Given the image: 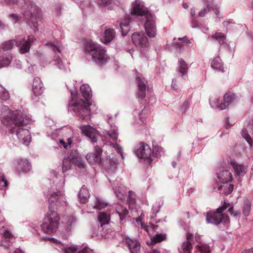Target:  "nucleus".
Returning <instances> with one entry per match:
<instances>
[{"label":"nucleus","mask_w":253,"mask_h":253,"mask_svg":"<svg viewBox=\"0 0 253 253\" xmlns=\"http://www.w3.org/2000/svg\"><path fill=\"white\" fill-rule=\"evenodd\" d=\"M210 10H212L213 12L217 15L219 13V7L216 5H210Z\"/></svg>","instance_id":"nucleus-51"},{"label":"nucleus","mask_w":253,"mask_h":253,"mask_svg":"<svg viewBox=\"0 0 253 253\" xmlns=\"http://www.w3.org/2000/svg\"><path fill=\"white\" fill-rule=\"evenodd\" d=\"M0 97L2 100H6L9 97V93L5 90L0 91Z\"/></svg>","instance_id":"nucleus-48"},{"label":"nucleus","mask_w":253,"mask_h":253,"mask_svg":"<svg viewBox=\"0 0 253 253\" xmlns=\"http://www.w3.org/2000/svg\"><path fill=\"white\" fill-rule=\"evenodd\" d=\"M179 68L178 71L182 75H184L187 74L188 70V66L186 62L182 59H178Z\"/></svg>","instance_id":"nucleus-31"},{"label":"nucleus","mask_w":253,"mask_h":253,"mask_svg":"<svg viewBox=\"0 0 253 253\" xmlns=\"http://www.w3.org/2000/svg\"><path fill=\"white\" fill-rule=\"evenodd\" d=\"M60 143L62 144L63 145V147L65 148H67V146H68V145L67 144V143H66L63 140H60Z\"/></svg>","instance_id":"nucleus-62"},{"label":"nucleus","mask_w":253,"mask_h":253,"mask_svg":"<svg viewBox=\"0 0 253 253\" xmlns=\"http://www.w3.org/2000/svg\"><path fill=\"white\" fill-rule=\"evenodd\" d=\"M60 219V216L56 211L49 210L42 225L43 232L48 234H51L55 232L58 228Z\"/></svg>","instance_id":"nucleus-4"},{"label":"nucleus","mask_w":253,"mask_h":253,"mask_svg":"<svg viewBox=\"0 0 253 253\" xmlns=\"http://www.w3.org/2000/svg\"><path fill=\"white\" fill-rule=\"evenodd\" d=\"M139 147L136 150L135 153L139 158L143 159L148 163L151 164L155 157L154 153L147 144L143 142L139 144Z\"/></svg>","instance_id":"nucleus-8"},{"label":"nucleus","mask_w":253,"mask_h":253,"mask_svg":"<svg viewBox=\"0 0 253 253\" xmlns=\"http://www.w3.org/2000/svg\"><path fill=\"white\" fill-rule=\"evenodd\" d=\"M12 56L11 54L7 53L0 57V68L8 66L12 60Z\"/></svg>","instance_id":"nucleus-29"},{"label":"nucleus","mask_w":253,"mask_h":253,"mask_svg":"<svg viewBox=\"0 0 253 253\" xmlns=\"http://www.w3.org/2000/svg\"><path fill=\"white\" fill-rule=\"evenodd\" d=\"M112 0H98V3L100 5L106 6L110 4Z\"/></svg>","instance_id":"nucleus-53"},{"label":"nucleus","mask_w":253,"mask_h":253,"mask_svg":"<svg viewBox=\"0 0 253 253\" xmlns=\"http://www.w3.org/2000/svg\"><path fill=\"white\" fill-rule=\"evenodd\" d=\"M212 38L218 41L220 44H223L225 43L226 37L222 33L216 32L212 36Z\"/></svg>","instance_id":"nucleus-40"},{"label":"nucleus","mask_w":253,"mask_h":253,"mask_svg":"<svg viewBox=\"0 0 253 253\" xmlns=\"http://www.w3.org/2000/svg\"><path fill=\"white\" fill-rule=\"evenodd\" d=\"M136 81L138 87L136 97L138 99H143L146 96V85L143 81V79L138 76L136 78Z\"/></svg>","instance_id":"nucleus-19"},{"label":"nucleus","mask_w":253,"mask_h":253,"mask_svg":"<svg viewBox=\"0 0 253 253\" xmlns=\"http://www.w3.org/2000/svg\"><path fill=\"white\" fill-rule=\"evenodd\" d=\"M28 10H25L23 16L27 23L38 30V20L42 18L41 10L34 3H31L28 7Z\"/></svg>","instance_id":"nucleus-6"},{"label":"nucleus","mask_w":253,"mask_h":253,"mask_svg":"<svg viewBox=\"0 0 253 253\" xmlns=\"http://www.w3.org/2000/svg\"><path fill=\"white\" fill-rule=\"evenodd\" d=\"M155 17L152 14L147 15L144 25L147 35L150 38H154L157 34V28L155 21Z\"/></svg>","instance_id":"nucleus-9"},{"label":"nucleus","mask_w":253,"mask_h":253,"mask_svg":"<svg viewBox=\"0 0 253 253\" xmlns=\"http://www.w3.org/2000/svg\"><path fill=\"white\" fill-rule=\"evenodd\" d=\"M89 193L88 190L86 189L84 185H83L80 189L79 194V197L80 199L81 202L85 203L86 202L87 199L89 197Z\"/></svg>","instance_id":"nucleus-27"},{"label":"nucleus","mask_w":253,"mask_h":253,"mask_svg":"<svg viewBox=\"0 0 253 253\" xmlns=\"http://www.w3.org/2000/svg\"><path fill=\"white\" fill-rule=\"evenodd\" d=\"M80 90L85 101L81 99L73 103L71 101L69 103V105L73 107L72 110L77 113L81 119L88 120L89 118L90 106L91 104L90 102L91 96V88L88 85L84 84L81 85Z\"/></svg>","instance_id":"nucleus-2"},{"label":"nucleus","mask_w":253,"mask_h":253,"mask_svg":"<svg viewBox=\"0 0 253 253\" xmlns=\"http://www.w3.org/2000/svg\"><path fill=\"white\" fill-rule=\"evenodd\" d=\"M236 98V95L231 92H228L223 97V101L221 103H218L215 101H211V104L212 107H216L220 110L226 109L231 103L234 102Z\"/></svg>","instance_id":"nucleus-10"},{"label":"nucleus","mask_w":253,"mask_h":253,"mask_svg":"<svg viewBox=\"0 0 253 253\" xmlns=\"http://www.w3.org/2000/svg\"><path fill=\"white\" fill-rule=\"evenodd\" d=\"M178 39L179 41H183L182 42V44L185 43V45H186L187 46H189V47L193 46V44L189 41V40L188 39V38L186 36H184V37H183L182 38H179Z\"/></svg>","instance_id":"nucleus-46"},{"label":"nucleus","mask_w":253,"mask_h":253,"mask_svg":"<svg viewBox=\"0 0 253 253\" xmlns=\"http://www.w3.org/2000/svg\"><path fill=\"white\" fill-rule=\"evenodd\" d=\"M44 85L41 80L36 77L33 83L32 91L34 94L33 99L38 100V97L42 95L44 91Z\"/></svg>","instance_id":"nucleus-15"},{"label":"nucleus","mask_w":253,"mask_h":253,"mask_svg":"<svg viewBox=\"0 0 253 253\" xmlns=\"http://www.w3.org/2000/svg\"><path fill=\"white\" fill-rule=\"evenodd\" d=\"M116 212L120 217L121 221H123L126 217L128 213V211L126 208L119 206L116 209Z\"/></svg>","instance_id":"nucleus-30"},{"label":"nucleus","mask_w":253,"mask_h":253,"mask_svg":"<svg viewBox=\"0 0 253 253\" xmlns=\"http://www.w3.org/2000/svg\"><path fill=\"white\" fill-rule=\"evenodd\" d=\"M110 218L106 213L100 212L98 216V220L101 226L109 223Z\"/></svg>","instance_id":"nucleus-33"},{"label":"nucleus","mask_w":253,"mask_h":253,"mask_svg":"<svg viewBox=\"0 0 253 253\" xmlns=\"http://www.w3.org/2000/svg\"><path fill=\"white\" fill-rule=\"evenodd\" d=\"M241 253H253V247L249 249H246L242 251Z\"/></svg>","instance_id":"nucleus-58"},{"label":"nucleus","mask_w":253,"mask_h":253,"mask_svg":"<svg viewBox=\"0 0 253 253\" xmlns=\"http://www.w3.org/2000/svg\"><path fill=\"white\" fill-rule=\"evenodd\" d=\"M233 187L234 185L233 184H229L228 182L223 183L222 184L218 186L217 190L218 191L223 190V193L226 195H228L232 192Z\"/></svg>","instance_id":"nucleus-26"},{"label":"nucleus","mask_w":253,"mask_h":253,"mask_svg":"<svg viewBox=\"0 0 253 253\" xmlns=\"http://www.w3.org/2000/svg\"><path fill=\"white\" fill-rule=\"evenodd\" d=\"M167 234L164 233L157 234L153 238L151 239L152 242L154 244L160 243L165 241L167 239Z\"/></svg>","instance_id":"nucleus-37"},{"label":"nucleus","mask_w":253,"mask_h":253,"mask_svg":"<svg viewBox=\"0 0 253 253\" xmlns=\"http://www.w3.org/2000/svg\"><path fill=\"white\" fill-rule=\"evenodd\" d=\"M230 207V204L224 203V204L217 208L216 211H211L207 213L206 220L208 223L218 225L222 221L224 224L229 223L230 219L228 216L224 215L223 212Z\"/></svg>","instance_id":"nucleus-5"},{"label":"nucleus","mask_w":253,"mask_h":253,"mask_svg":"<svg viewBox=\"0 0 253 253\" xmlns=\"http://www.w3.org/2000/svg\"><path fill=\"white\" fill-rule=\"evenodd\" d=\"M158 226L157 225L154 224H150V225H148L145 228V230L149 233V232H155L158 228Z\"/></svg>","instance_id":"nucleus-47"},{"label":"nucleus","mask_w":253,"mask_h":253,"mask_svg":"<svg viewBox=\"0 0 253 253\" xmlns=\"http://www.w3.org/2000/svg\"><path fill=\"white\" fill-rule=\"evenodd\" d=\"M1 116V122L9 126V132L11 134L15 133L19 141L28 146L31 142V136L30 131L23 127L29 124L31 120L17 110L12 111L7 108H5Z\"/></svg>","instance_id":"nucleus-1"},{"label":"nucleus","mask_w":253,"mask_h":253,"mask_svg":"<svg viewBox=\"0 0 253 253\" xmlns=\"http://www.w3.org/2000/svg\"><path fill=\"white\" fill-rule=\"evenodd\" d=\"M77 253H88V250L86 248H84L79 251H77Z\"/></svg>","instance_id":"nucleus-60"},{"label":"nucleus","mask_w":253,"mask_h":253,"mask_svg":"<svg viewBox=\"0 0 253 253\" xmlns=\"http://www.w3.org/2000/svg\"><path fill=\"white\" fill-rule=\"evenodd\" d=\"M250 129L252 131V133H253V119L252 120L251 123L250 124Z\"/></svg>","instance_id":"nucleus-64"},{"label":"nucleus","mask_w":253,"mask_h":253,"mask_svg":"<svg viewBox=\"0 0 253 253\" xmlns=\"http://www.w3.org/2000/svg\"><path fill=\"white\" fill-rule=\"evenodd\" d=\"M195 13H196V11H195V8L193 7V8H191L190 14H191V16L192 17V23H193V24L195 25V27H196L197 25L195 24V21L194 20V16L195 15Z\"/></svg>","instance_id":"nucleus-55"},{"label":"nucleus","mask_w":253,"mask_h":253,"mask_svg":"<svg viewBox=\"0 0 253 253\" xmlns=\"http://www.w3.org/2000/svg\"><path fill=\"white\" fill-rule=\"evenodd\" d=\"M82 132L89 138L92 142L97 141L96 130L89 125L81 126L80 127Z\"/></svg>","instance_id":"nucleus-18"},{"label":"nucleus","mask_w":253,"mask_h":253,"mask_svg":"<svg viewBox=\"0 0 253 253\" xmlns=\"http://www.w3.org/2000/svg\"><path fill=\"white\" fill-rule=\"evenodd\" d=\"M4 239L2 242V244L5 247H8L15 241V237L8 230H5L3 232Z\"/></svg>","instance_id":"nucleus-22"},{"label":"nucleus","mask_w":253,"mask_h":253,"mask_svg":"<svg viewBox=\"0 0 253 253\" xmlns=\"http://www.w3.org/2000/svg\"><path fill=\"white\" fill-rule=\"evenodd\" d=\"M78 251L77 247L71 246L65 249L64 253H77Z\"/></svg>","instance_id":"nucleus-45"},{"label":"nucleus","mask_w":253,"mask_h":253,"mask_svg":"<svg viewBox=\"0 0 253 253\" xmlns=\"http://www.w3.org/2000/svg\"><path fill=\"white\" fill-rule=\"evenodd\" d=\"M148 114V110L146 109V107H144V109L142 110V111L139 114V118L142 122H143L142 120L143 119H145L147 117V116Z\"/></svg>","instance_id":"nucleus-49"},{"label":"nucleus","mask_w":253,"mask_h":253,"mask_svg":"<svg viewBox=\"0 0 253 253\" xmlns=\"http://www.w3.org/2000/svg\"><path fill=\"white\" fill-rule=\"evenodd\" d=\"M191 237L192 235L191 234H187V240L183 243L180 253H191L192 246L190 240Z\"/></svg>","instance_id":"nucleus-23"},{"label":"nucleus","mask_w":253,"mask_h":253,"mask_svg":"<svg viewBox=\"0 0 253 253\" xmlns=\"http://www.w3.org/2000/svg\"><path fill=\"white\" fill-rule=\"evenodd\" d=\"M228 211L231 214H233L234 217L239 216L240 214V212L239 211H235V212L234 211L233 207H230L229 208Z\"/></svg>","instance_id":"nucleus-52"},{"label":"nucleus","mask_w":253,"mask_h":253,"mask_svg":"<svg viewBox=\"0 0 253 253\" xmlns=\"http://www.w3.org/2000/svg\"><path fill=\"white\" fill-rule=\"evenodd\" d=\"M36 40L33 36H29L27 41H16V45L19 47L21 53L24 54L29 51L31 43Z\"/></svg>","instance_id":"nucleus-17"},{"label":"nucleus","mask_w":253,"mask_h":253,"mask_svg":"<svg viewBox=\"0 0 253 253\" xmlns=\"http://www.w3.org/2000/svg\"><path fill=\"white\" fill-rule=\"evenodd\" d=\"M16 40H9L4 43L1 45V48L3 50H8L12 49L14 45H16Z\"/></svg>","instance_id":"nucleus-38"},{"label":"nucleus","mask_w":253,"mask_h":253,"mask_svg":"<svg viewBox=\"0 0 253 253\" xmlns=\"http://www.w3.org/2000/svg\"><path fill=\"white\" fill-rule=\"evenodd\" d=\"M107 205L106 203L101 202L100 200H97L95 205L93 206V208L98 210H101L103 208L107 207Z\"/></svg>","instance_id":"nucleus-43"},{"label":"nucleus","mask_w":253,"mask_h":253,"mask_svg":"<svg viewBox=\"0 0 253 253\" xmlns=\"http://www.w3.org/2000/svg\"><path fill=\"white\" fill-rule=\"evenodd\" d=\"M205 4L206 5V7L203 8L199 12L198 16L199 17H204L210 11V4L206 3Z\"/></svg>","instance_id":"nucleus-44"},{"label":"nucleus","mask_w":253,"mask_h":253,"mask_svg":"<svg viewBox=\"0 0 253 253\" xmlns=\"http://www.w3.org/2000/svg\"><path fill=\"white\" fill-rule=\"evenodd\" d=\"M129 21L128 19H125L124 21L120 23V27L122 35H126L129 30Z\"/></svg>","instance_id":"nucleus-35"},{"label":"nucleus","mask_w":253,"mask_h":253,"mask_svg":"<svg viewBox=\"0 0 253 253\" xmlns=\"http://www.w3.org/2000/svg\"><path fill=\"white\" fill-rule=\"evenodd\" d=\"M72 164L78 167L79 168H83L84 167V164L82 158L78 157V154L76 152H72Z\"/></svg>","instance_id":"nucleus-24"},{"label":"nucleus","mask_w":253,"mask_h":253,"mask_svg":"<svg viewBox=\"0 0 253 253\" xmlns=\"http://www.w3.org/2000/svg\"><path fill=\"white\" fill-rule=\"evenodd\" d=\"M189 102L188 100H186L184 102L182 105L180 107V109L182 111H185L189 106Z\"/></svg>","instance_id":"nucleus-54"},{"label":"nucleus","mask_w":253,"mask_h":253,"mask_svg":"<svg viewBox=\"0 0 253 253\" xmlns=\"http://www.w3.org/2000/svg\"><path fill=\"white\" fill-rule=\"evenodd\" d=\"M48 47L51 48L53 51L54 55L52 58L51 62L54 64H60L62 62V59L60 57V43L56 41V42H47L45 43Z\"/></svg>","instance_id":"nucleus-12"},{"label":"nucleus","mask_w":253,"mask_h":253,"mask_svg":"<svg viewBox=\"0 0 253 253\" xmlns=\"http://www.w3.org/2000/svg\"><path fill=\"white\" fill-rule=\"evenodd\" d=\"M242 137L246 139L250 146H253V140L249 134L248 131L246 128H243L241 132Z\"/></svg>","instance_id":"nucleus-39"},{"label":"nucleus","mask_w":253,"mask_h":253,"mask_svg":"<svg viewBox=\"0 0 253 253\" xmlns=\"http://www.w3.org/2000/svg\"><path fill=\"white\" fill-rule=\"evenodd\" d=\"M85 49L92 56V60L98 64H103L109 59L105 49L92 41H88L86 43Z\"/></svg>","instance_id":"nucleus-3"},{"label":"nucleus","mask_w":253,"mask_h":253,"mask_svg":"<svg viewBox=\"0 0 253 253\" xmlns=\"http://www.w3.org/2000/svg\"><path fill=\"white\" fill-rule=\"evenodd\" d=\"M19 165L23 172H28L31 169V165L27 160L21 161Z\"/></svg>","instance_id":"nucleus-41"},{"label":"nucleus","mask_w":253,"mask_h":253,"mask_svg":"<svg viewBox=\"0 0 253 253\" xmlns=\"http://www.w3.org/2000/svg\"><path fill=\"white\" fill-rule=\"evenodd\" d=\"M223 25L224 27H227L228 25L231 23H233L231 20H225L223 22Z\"/></svg>","instance_id":"nucleus-57"},{"label":"nucleus","mask_w":253,"mask_h":253,"mask_svg":"<svg viewBox=\"0 0 253 253\" xmlns=\"http://www.w3.org/2000/svg\"><path fill=\"white\" fill-rule=\"evenodd\" d=\"M131 40L134 44L137 47L145 48L149 45L148 38L143 33H134L131 36Z\"/></svg>","instance_id":"nucleus-11"},{"label":"nucleus","mask_w":253,"mask_h":253,"mask_svg":"<svg viewBox=\"0 0 253 253\" xmlns=\"http://www.w3.org/2000/svg\"><path fill=\"white\" fill-rule=\"evenodd\" d=\"M123 242L127 247L130 253H140V245L137 240L125 237L123 239Z\"/></svg>","instance_id":"nucleus-16"},{"label":"nucleus","mask_w":253,"mask_h":253,"mask_svg":"<svg viewBox=\"0 0 253 253\" xmlns=\"http://www.w3.org/2000/svg\"><path fill=\"white\" fill-rule=\"evenodd\" d=\"M2 181L4 182V186L7 187L8 185V182L6 179H5L3 176H2V177L1 178Z\"/></svg>","instance_id":"nucleus-61"},{"label":"nucleus","mask_w":253,"mask_h":253,"mask_svg":"<svg viewBox=\"0 0 253 253\" xmlns=\"http://www.w3.org/2000/svg\"><path fill=\"white\" fill-rule=\"evenodd\" d=\"M217 177L221 183H226L231 181L232 179V176L231 172L227 169L220 170L217 174Z\"/></svg>","instance_id":"nucleus-21"},{"label":"nucleus","mask_w":253,"mask_h":253,"mask_svg":"<svg viewBox=\"0 0 253 253\" xmlns=\"http://www.w3.org/2000/svg\"><path fill=\"white\" fill-rule=\"evenodd\" d=\"M116 33L113 29L108 28L104 32V43L110 42L115 37Z\"/></svg>","instance_id":"nucleus-28"},{"label":"nucleus","mask_w":253,"mask_h":253,"mask_svg":"<svg viewBox=\"0 0 253 253\" xmlns=\"http://www.w3.org/2000/svg\"><path fill=\"white\" fill-rule=\"evenodd\" d=\"M102 150L97 145L95 146L92 153H88L86 156V159L89 164L102 163Z\"/></svg>","instance_id":"nucleus-13"},{"label":"nucleus","mask_w":253,"mask_h":253,"mask_svg":"<svg viewBox=\"0 0 253 253\" xmlns=\"http://www.w3.org/2000/svg\"><path fill=\"white\" fill-rule=\"evenodd\" d=\"M135 194L133 192L129 191L128 192V199L130 203L133 204L135 202Z\"/></svg>","instance_id":"nucleus-50"},{"label":"nucleus","mask_w":253,"mask_h":253,"mask_svg":"<svg viewBox=\"0 0 253 253\" xmlns=\"http://www.w3.org/2000/svg\"><path fill=\"white\" fill-rule=\"evenodd\" d=\"M233 168L237 175H244L246 172V168L243 165L233 164Z\"/></svg>","instance_id":"nucleus-34"},{"label":"nucleus","mask_w":253,"mask_h":253,"mask_svg":"<svg viewBox=\"0 0 253 253\" xmlns=\"http://www.w3.org/2000/svg\"><path fill=\"white\" fill-rule=\"evenodd\" d=\"M17 0H7L9 4H14L17 2Z\"/></svg>","instance_id":"nucleus-63"},{"label":"nucleus","mask_w":253,"mask_h":253,"mask_svg":"<svg viewBox=\"0 0 253 253\" xmlns=\"http://www.w3.org/2000/svg\"><path fill=\"white\" fill-rule=\"evenodd\" d=\"M130 13L132 15L145 16V18L147 15L151 14L147 8L139 1H136L133 3Z\"/></svg>","instance_id":"nucleus-14"},{"label":"nucleus","mask_w":253,"mask_h":253,"mask_svg":"<svg viewBox=\"0 0 253 253\" xmlns=\"http://www.w3.org/2000/svg\"><path fill=\"white\" fill-rule=\"evenodd\" d=\"M10 17L15 20V22L18 20V16L15 14H12L10 15Z\"/></svg>","instance_id":"nucleus-59"},{"label":"nucleus","mask_w":253,"mask_h":253,"mask_svg":"<svg viewBox=\"0 0 253 253\" xmlns=\"http://www.w3.org/2000/svg\"><path fill=\"white\" fill-rule=\"evenodd\" d=\"M109 136L112 139V140L115 143H111L110 145L115 149L118 153H119L122 159H124V156L123 155V150L122 147L116 143L117 140L118 139V133L115 130H113L110 131L109 133Z\"/></svg>","instance_id":"nucleus-20"},{"label":"nucleus","mask_w":253,"mask_h":253,"mask_svg":"<svg viewBox=\"0 0 253 253\" xmlns=\"http://www.w3.org/2000/svg\"><path fill=\"white\" fill-rule=\"evenodd\" d=\"M211 67L212 68L223 72V66L221 59L219 56L214 57L211 61Z\"/></svg>","instance_id":"nucleus-25"},{"label":"nucleus","mask_w":253,"mask_h":253,"mask_svg":"<svg viewBox=\"0 0 253 253\" xmlns=\"http://www.w3.org/2000/svg\"><path fill=\"white\" fill-rule=\"evenodd\" d=\"M72 159L71 153L70 156L64 159L62 164V171L63 172L71 169L72 164Z\"/></svg>","instance_id":"nucleus-32"},{"label":"nucleus","mask_w":253,"mask_h":253,"mask_svg":"<svg viewBox=\"0 0 253 253\" xmlns=\"http://www.w3.org/2000/svg\"><path fill=\"white\" fill-rule=\"evenodd\" d=\"M197 249L199 250L201 253H210L211 250L209 246L207 244H201L196 246Z\"/></svg>","instance_id":"nucleus-42"},{"label":"nucleus","mask_w":253,"mask_h":253,"mask_svg":"<svg viewBox=\"0 0 253 253\" xmlns=\"http://www.w3.org/2000/svg\"><path fill=\"white\" fill-rule=\"evenodd\" d=\"M48 203L49 211L67 205L66 197L60 192H54L50 194L48 199Z\"/></svg>","instance_id":"nucleus-7"},{"label":"nucleus","mask_w":253,"mask_h":253,"mask_svg":"<svg viewBox=\"0 0 253 253\" xmlns=\"http://www.w3.org/2000/svg\"><path fill=\"white\" fill-rule=\"evenodd\" d=\"M251 210V203L250 202L247 200L244 201L242 206V211L243 213L246 216H247L250 214Z\"/></svg>","instance_id":"nucleus-36"},{"label":"nucleus","mask_w":253,"mask_h":253,"mask_svg":"<svg viewBox=\"0 0 253 253\" xmlns=\"http://www.w3.org/2000/svg\"><path fill=\"white\" fill-rule=\"evenodd\" d=\"M233 125V124H231L229 123V118H227L226 124H225V127L226 129H229L231 127V126Z\"/></svg>","instance_id":"nucleus-56"}]
</instances>
